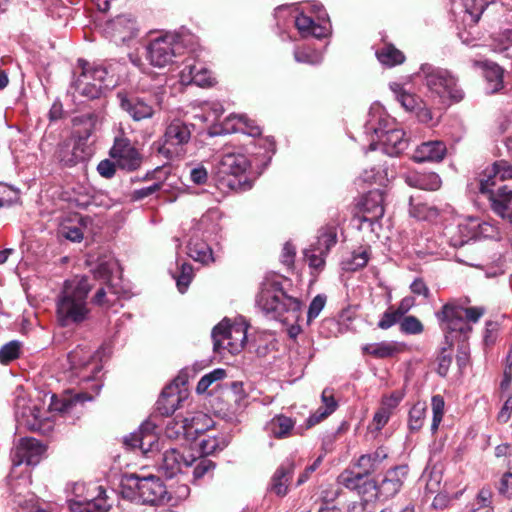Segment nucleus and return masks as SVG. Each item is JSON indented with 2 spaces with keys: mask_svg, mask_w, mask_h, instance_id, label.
Masks as SVG:
<instances>
[{
  "mask_svg": "<svg viewBox=\"0 0 512 512\" xmlns=\"http://www.w3.org/2000/svg\"><path fill=\"white\" fill-rule=\"evenodd\" d=\"M188 256L194 261L207 264L213 260L212 249L200 239H191L187 245Z\"/></svg>",
  "mask_w": 512,
  "mask_h": 512,
  "instance_id": "4c0bfd02",
  "label": "nucleus"
},
{
  "mask_svg": "<svg viewBox=\"0 0 512 512\" xmlns=\"http://www.w3.org/2000/svg\"><path fill=\"white\" fill-rule=\"evenodd\" d=\"M393 121L380 110L370 111L364 129L366 134H374L369 150L381 148L389 156H398L408 147V139L402 129L392 127Z\"/></svg>",
  "mask_w": 512,
  "mask_h": 512,
  "instance_id": "7ed1b4c3",
  "label": "nucleus"
},
{
  "mask_svg": "<svg viewBox=\"0 0 512 512\" xmlns=\"http://www.w3.org/2000/svg\"><path fill=\"white\" fill-rule=\"evenodd\" d=\"M195 457L192 454L184 455L177 449H169L163 453L160 470L166 478L171 479L182 471V467L193 466Z\"/></svg>",
  "mask_w": 512,
  "mask_h": 512,
  "instance_id": "aec40b11",
  "label": "nucleus"
},
{
  "mask_svg": "<svg viewBox=\"0 0 512 512\" xmlns=\"http://www.w3.org/2000/svg\"><path fill=\"white\" fill-rule=\"evenodd\" d=\"M446 146L442 141H428L420 144L413 155L415 162H440L446 155Z\"/></svg>",
  "mask_w": 512,
  "mask_h": 512,
  "instance_id": "bb28decb",
  "label": "nucleus"
},
{
  "mask_svg": "<svg viewBox=\"0 0 512 512\" xmlns=\"http://www.w3.org/2000/svg\"><path fill=\"white\" fill-rule=\"evenodd\" d=\"M99 495L97 499L86 501L87 512H106L108 507L105 505V501L102 499V495L105 494V490L102 486L98 487Z\"/></svg>",
  "mask_w": 512,
  "mask_h": 512,
  "instance_id": "0e129e2a",
  "label": "nucleus"
},
{
  "mask_svg": "<svg viewBox=\"0 0 512 512\" xmlns=\"http://www.w3.org/2000/svg\"><path fill=\"white\" fill-rule=\"evenodd\" d=\"M21 346V342L17 340H12L4 344L0 348V363L7 365L10 362L18 359L21 353Z\"/></svg>",
  "mask_w": 512,
  "mask_h": 512,
  "instance_id": "37998d69",
  "label": "nucleus"
},
{
  "mask_svg": "<svg viewBox=\"0 0 512 512\" xmlns=\"http://www.w3.org/2000/svg\"><path fill=\"white\" fill-rule=\"evenodd\" d=\"M117 270V263L109 259L100 261L92 272L94 279H101L107 283V288L111 294H115L118 298L129 299L131 297L130 290L122 284L121 277H114V272Z\"/></svg>",
  "mask_w": 512,
  "mask_h": 512,
  "instance_id": "a211bd4d",
  "label": "nucleus"
},
{
  "mask_svg": "<svg viewBox=\"0 0 512 512\" xmlns=\"http://www.w3.org/2000/svg\"><path fill=\"white\" fill-rule=\"evenodd\" d=\"M225 376H226V371L224 369H221V368L214 369L210 373L201 377V379L199 380V382L196 386V392L198 394L204 393L212 383L223 379Z\"/></svg>",
  "mask_w": 512,
  "mask_h": 512,
  "instance_id": "a18cd8bd",
  "label": "nucleus"
},
{
  "mask_svg": "<svg viewBox=\"0 0 512 512\" xmlns=\"http://www.w3.org/2000/svg\"><path fill=\"white\" fill-rule=\"evenodd\" d=\"M425 403H416L409 411L408 427L411 432H418L423 426L426 414Z\"/></svg>",
  "mask_w": 512,
  "mask_h": 512,
  "instance_id": "a19ab883",
  "label": "nucleus"
},
{
  "mask_svg": "<svg viewBox=\"0 0 512 512\" xmlns=\"http://www.w3.org/2000/svg\"><path fill=\"white\" fill-rule=\"evenodd\" d=\"M362 179L367 183H375L384 186L388 181V172L381 167H373L370 170H365L362 174Z\"/></svg>",
  "mask_w": 512,
  "mask_h": 512,
  "instance_id": "49530a36",
  "label": "nucleus"
},
{
  "mask_svg": "<svg viewBox=\"0 0 512 512\" xmlns=\"http://www.w3.org/2000/svg\"><path fill=\"white\" fill-rule=\"evenodd\" d=\"M250 166L245 155L239 153H224L219 160V173L223 175L222 184L233 191L250 190L253 182L245 174Z\"/></svg>",
  "mask_w": 512,
  "mask_h": 512,
  "instance_id": "6e6552de",
  "label": "nucleus"
},
{
  "mask_svg": "<svg viewBox=\"0 0 512 512\" xmlns=\"http://www.w3.org/2000/svg\"><path fill=\"white\" fill-rule=\"evenodd\" d=\"M456 341L458 342L456 362L458 367L462 369L467 365L469 359L470 350L468 339H463L461 335L454 334V343Z\"/></svg>",
  "mask_w": 512,
  "mask_h": 512,
  "instance_id": "8fccbe9b",
  "label": "nucleus"
},
{
  "mask_svg": "<svg viewBox=\"0 0 512 512\" xmlns=\"http://www.w3.org/2000/svg\"><path fill=\"white\" fill-rule=\"evenodd\" d=\"M117 299L119 298L115 294H111L109 292L107 283H105V286L97 289L96 293L91 299V303L97 306H112L115 304Z\"/></svg>",
  "mask_w": 512,
  "mask_h": 512,
  "instance_id": "de8ad7c7",
  "label": "nucleus"
},
{
  "mask_svg": "<svg viewBox=\"0 0 512 512\" xmlns=\"http://www.w3.org/2000/svg\"><path fill=\"white\" fill-rule=\"evenodd\" d=\"M117 167L115 160L104 159L98 164L97 171L102 177L111 179L115 175Z\"/></svg>",
  "mask_w": 512,
  "mask_h": 512,
  "instance_id": "e2e57ef3",
  "label": "nucleus"
},
{
  "mask_svg": "<svg viewBox=\"0 0 512 512\" xmlns=\"http://www.w3.org/2000/svg\"><path fill=\"white\" fill-rule=\"evenodd\" d=\"M258 304L267 315H271L274 319H281L285 313H297L301 307L300 300L288 295L279 282L271 283L261 292Z\"/></svg>",
  "mask_w": 512,
  "mask_h": 512,
  "instance_id": "1a4fd4ad",
  "label": "nucleus"
},
{
  "mask_svg": "<svg viewBox=\"0 0 512 512\" xmlns=\"http://www.w3.org/2000/svg\"><path fill=\"white\" fill-rule=\"evenodd\" d=\"M337 243V229L334 225H326L319 229L317 240L312 245L315 246L321 254H327L331 248Z\"/></svg>",
  "mask_w": 512,
  "mask_h": 512,
  "instance_id": "c9c22d12",
  "label": "nucleus"
},
{
  "mask_svg": "<svg viewBox=\"0 0 512 512\" xmlns=\"http://www.w3.org/2000/svg\"><path fill=\"white\" fill-rule=\"evenodd\" d=\"M339 323L334 318H325L321 322L320 333L325 337L336 336L339 331Z\"/></svg>",
  "mask_w": 512,
  "mask_h": 512,
  "instance_id": "774afa93",
  "label": "nucleus"
},
{
  "mask_svg": "<svg viewBox=\"0 0 512 512\" xmlns=\"http://www.w3.org/2000/svg\"><path fill=\"white\" fill-rule=\"evenodd\" d=\"M403 399V393L400 391H393L390 395L384 396L381 401V407L392 413V410L395 409L401 400Z\"/></svg>",
  "mask_w": 512,
  "mask_h": 512,
  "instance_id": "680f3d73",
  "label": "nucleus"
},
{
  "mask_svg": "<svg viewBox=\"0 0 512 512\" xmlns=\"http://www.w3.org/2000/svg\"><path fill=\"white\" fill-rule=\"evenodd\" d=\"M479 191L487 196L492 211L512 225V166L496 162L479 180Z\"/></svg>",
  "mask_w": 512,
  "mask_h": 512,
  "instance_id": "f03ea898",
  "label": "nucleus"
},
{
  "mask_svg": "<svg viewBox=\"0 0 512 512\" xmlns=\"http://www.w3.org/2000/svg\"><path fill=\"white\" fill-rule=\"evenodd\" d=\"M184 40L179 35H164L150 42L147 58L154 67H165L176 63L177 57L184 53Z\"/></svg>",
  "mask_w": 512,
  "mask_h": 512,
  "instance_id": "9b49d317",
  "label": "nucleus"
},
{
  "mask_svg": "<svg viewBox=\"0 0 512 512\" xmlns=\"http://www.w3.org/2000/svg\"><path fill=\"white\" fill-rule=\"evenodd\" d=\"M117 100L122 112L133 121L151 119L162 109L163 93H127L118 92Z\"/></svg>",
  "mask_w": 512,
  "mask_h": 512,
  "instance_id": "0eeeda50",
  "label": "nucleus"
},
{
  "mask_svg": "<svg viewBox=\"0 0 512 512\" xmlns=\"http://www.w3.org/2000/svg\"><path fill=\"white\" fill-rule=\"evenodd\" d=\"M181 401L182 396L176 392V386L166 385L156 402L157 411L162 416H170L177 410Z\"/></svg>",
  "mask_w": 512,
  "mask_h": 512,
  "instance_id": "c756f323",
  "label": "nucleus"
},
{
  "mask_svg": "<svg viewBox=\"0 0 512 512\" xmlns=\"http://www.w3.org/2000/svg\"><path fill=\"white\" fill-rule=\"evenodd\" d=\"M391 90L395 93L396 99L400 102L401 106L407 111H415L422 101L414 94L406 92L403 87L398 83L390 85Z\"/></svg>",
  "mask_w": 512,
  "mask_h": 512,
  "instance_id": "58836bf2",
  "label": "nucleus"
},
{
  "mask_svg": "<svg viewBox=\"0 0 512 512\" xmlns=\"http://www.w3.org/2000/svg\"><path fill=\"white\" fill-rule=\"evenodd\" d=\"M93 396L88 392H77V393H66L65 395L58 397L52 396L51 408L61 413L71 412L78 404L82 405L86 401H91Z\"/></svg>",
  "mask_w": 512,
  "mask_h": 512,
  "instance_id": "cd10ccee",
  "label": "nucleus"
},
{
  "mask_svg": "<svg viewBox=\"0 0 512 512\" xmlns=\"http://www.w3.org/2000/svg\"><path fill=\"white\" fill-rule=\"evenodd\" d=\"M295 422L287 416L277 415L266 425V430L275 438H284L290 434Z\"/></svg>",
  "mask_w": 512,
  "mask_h": 512,
  "instance_id": "e433bc0d",
  "label": "nucleus"
},
{
  "mask_svg": "<svg viewBox=\"0 0 512 512\" xmlns=\"http://www.w3.org/2000/svg\"><path fill=\"white\" fill-rule=\"evenodd\" d=\"M15 417L20 425H24L30 430L34 431L40 428V409L36 405L20 408L19 404H17Z\"/></svg>",
  "mask_w": 512,
  "mask_h": 512,
  "instance_id": "f704fd0d",
  "label": "nucleus"
},
{
  "mask_svg": "<svg viewBox=\"0 0 512 512\" xmlns=\"http://www.w3.org/2000/svg\"><path fill=\"white\" fill-rule=\"evenodd\" d=\"M295 26L303 35H309L315 26V22L312 18L304 14H300L295 19Z\"/></svg>",
  "mask_w": 512,
  "mask_h": 512,
  "instance_id": "69168bd1",
  "label": "nucleus"
},
{
  "mask_svg": "<svg viewBox=\"0 0 512 512\" xmlns=\"http://www.w3.org/2000/svg\"><path fill=\"white\" fill-rule=\"evenodd\" d=\"M304 256L308 261L311 268L321 271L325 266V257L327 254H321L316 250L315 246L311 244L309 249L304 250Z\"/></svg>",
  "mask_w": 512,
  "mask_h": 512,
  "instance_id": "3c124183",
  "label": "nucleus"
},
{
  "mask_svg": "<svg viewBox=\"0 0 512 512\" xmlns=\"http://www.w3.org/2000/svg\"><path fill=\"white\" fill-rule=\"evenodd\" d=\"M106 31L118 36L122 41L136 35V21L130 14H121L106 22Z\"/></svg>",
  "mask_w": 512,
  "mask_h": 512,
  "instance_id": "393cba45",
  "label": "nucleus"
},
{
  "mask_svg": "<svg viewBox=\"0 0 512 512\" xmlns=\"http://www.w3.org/2000/svg\"><path fill=\"white\" fill-rule=\"evenodd\" d=\"M327 297L324 294L316 295L309 304L307 321L310 323L317 318L326 304Z\"/></svg>",
  "mask_w": 512,
  "mask_h": 512,
  "instance_id": "6e6d98bb",
  "label": "nucleus"
},
{
  "mask_svg": "<svg viewBox=\"0 0 512 512\" xmlns=\"http://www.w3.org/2000/svg\"><path fill=\"white\" fill-rule=\"evenodd\" d=\"M193 267L191 264L183 262L178 266L177 274L174 275L176 285L180 293H185L193 279Z\"/></svg>",
  "mask_w": 512,
  "mask_h": 512,
  "instance_id": "79ce46f5",
  "label": "nucleus"
},
{
  "mask_svg": "<svg viewBox=\"0 0 512 512\" xmlns=\"http://www.w3.org/2000/svg\"><path fill=\"white\" fill-rule=\"evenodd\" d=\"M396 352V348L391 343L381 342L374 344L372 356L376 358H389L392 357Z\"/></svg>",
  "mask_w": 512,
  "mask_h": 512,
  "instance_id": "052dcab7",
  "label": "nucleus"
},
{
  "mask_svg": "<svg viewBox=\"0 0 512 512\" xmlns=\"http://www.w3.org/2000/svg\"><path fill=\"white\" fill-rule=\"evenodd\" d=\"M442 332L444 333V341L436 357V373L441 377H446L453 360L454 333Z\"/></svg>",
  "mask_w": 512,
  "mask_h": 512,
  "instance_id": "c85d7f7f",
  "label": "nucleus"
},
{
  "mask_svg": "<svg viewBox=\"0 0 512 512\" xmlns=\"http://www.w3.org/2000/svg\"><path fill=\"white\" fill-rule=\"evenodd\" d=\"M484 76L487 81V93L495 94L504 88V69L495 62H482Z\"/></svg>",
  "mask_w": 512,
  "mask_h": 512,
  "instance_id": "7c9ffc66",
  "label": "nucleus"
},
{
  "mask_svg": "<svg viewBox=\"0 0 512 512\" xmlns=\"http://www.w3.org/2000/svg\"><path fill=\"white\" fill-rule=\"evenodd\" d=\"M163 184L161 182L153 183L150 186L143 187L140 189H136L131 193L132 201H141L154 193L158 192L162 188Z\"/></svg>",
  "mask_w": 512,
  "mask_h": 512,
  "instance_id": "13d9d810",
  "label": "nucleus"
},
{
  "mask_svg": "<svg viewBox=\"0 0 512 512\" xmlns=\"http://www.w3.org/2000/svg\"><path fill=\"white\" fill-rule=\"evenodd\" d=\"M94 287L89 276L66 280L56 300V317L61 327L79 326L89 319L91 309L88 295Z\"/></svg>",
  "mask_w": 512,
  "mask_h": 512,
  "instance_id": "f257e3e1",
  "label": "nucleus"
},
{
  "mask_svg": "<svg viewBox=\"0 0 512 512\" xmlns=\"http://www.w3.org/2000/svg\"><path fill=\"white\" fill-rule=\"evenodd\" d=\"M294 470L295 464L292 460L287 459L284 461L272 475L267 490L278 497L286 496Z\"/></svg>",
  "mask_w": 512,
  "mask_h": 512,
  "instance_id": "4be33fe9",
  "label": "nucleus"
},
{
  "mask_svg": "<svg viewBox=\"0 0 512 512\" xmlns=\"http://www.w3.org/2000/svg\"><path fill=\"white\" fill-rule=\"evenodd\" d=\"M416 76L442 104L460 102L464 98L465 93L458 85V79L446 69L423 64Z\"/></svg>",
  "mask_w": 512,
  "mask_h": 512,
  "instance_id": "39448f33",
  "label": "nucleus"
},
{
  "mask_svg": "<svg viewBox=\"0 0 512 512\" xmlns=\"http://www.w3.org/2000/svg\"><path fill=\"white\" fill-rule=\"evenodd\" d=\"M407 465H397L386 471L381 482L375 481V496L379 499L388 500L397 495L408 475Z\"/></svg>",
  "mask_w": 512,
  "mask_h": 512,
  "instance_id": "dca6fc26",
  "label": "nucleus"
},
{
  "mask_svg": "<svg viewBox=\"0 0 512 512\" xmlns=\"http://www.w3.org/2000/svg\"><path fill=\"white\" fill-rule=\"evenodd\" d=\"M338 404L337 402H333L330 400V404L328 405V408L319 407L315 413H313L306 421L307 427L310 428L322 420H324L326 417L331 415L337 408Z\"/></svg>",
  "mask_w": 512,
  "mask_h": 512,
  "instance_id": "864d4df0",
  "label": "nucleus"
},
{
  "mask_svg": "<svg viewBox=\"0 0 512 512\" xmlns=\"http://www.w3.org/2000/svg\"><path fill=\"white\" fill-rule=\"evenodd\" d=\"M77 64L81 73L71 84L73 94H78L86 100L104 101V95L109 88V84L106 83L107 67L102 64H91L82 58L78 59Z\"/></svg>",
  "mask_w": 512,
  "mask_h": 512,
  "instance_id": "423d86ee",
  "label": "nucleus"
},
{
  "mask_svg": "<svg viewBox=\"0 0 512 512\" xmlns=\"http://www.w3.org/2000/svg\"><path fill=\"white\" fill-rule=\"evenodd\" d=\"M193 129L194 124L186 123L180 119L171 121L165 129L163 144L159 152L168 158L183 153V146L190 141Z\"/></svg>",
  "mask_w": 512,
  "mask_h": 512,
  "instance_id": "ddd939ff",
  "label": "nucleus"
},
{
  "mask_svg": "<svg viewBox=\"0 0 512 512\" xmlns=\"http://www.w3.org/2000/svg\"><path fill=\"white\" fill-rule=\"evenodd\" d=\"M73 126L78 127L70 138L78 143L83 148H92L88 144L89 138L95 131L97 123V115L94 113H87L79 116H75L72 120Z\"/></svg>",
  "mask_w": 512,
  "mask_h": 512,
  "instance_id": "b1692460",
  "label": "nucleus"
},
{
  "mask_svg": "<svg viewBox=\"0 0 512 512\" xmlns=\"http://www.w3.org/2000/svg\"><path fill=\"white\" fill-rule=\"evenodd\" d=\"M109 155L116 161L118 168L128 172L139 169L143 160L138 149L131 143L130 139L124 136L114 139Z\"/></svg>",
  "mask_w": 512,
  "mask_h": 512,
  "instance_id": "4468645a",
  "label": "nucleus"
},
{
  "mask_svg": "<svg viewBox=\"0 0 512 512\" xmlns=\"http://www.w3.org/2000/svg\"><path fill=\"white\" fill-rule=\"evenodd\" d=\"M401 316L392 308L389 307L380 318L377 326L380 329L387 330L396 323L400 324Z\"/></svg>",
  "mask_w": 512,
  "mask_h": 512,
  "instance_id": "4d7b16f0",
  "label": "nucleus"
},
{
  "mask_svg": "<svg viewBox=\"0 0 512 512\" xmlns=\"http://www.w3.org/2000/svg\"><path fill=\"white\" fill-rule=\"evenodd\" d=\"M482 307H464L457 300H450L435 313L440 329L463 339H469L472 331L471 323H476L484 314Z\"/></svg>",
  "mask_w": 512,
  "mask_h": 512,
  "instance_id": "20e7f679",
  "label": "nucleus"
},
{
  "mask_svg": "<svg viewBox=\"0 0 512 512\" xmlns=\"http://www.w3.org/2000/svg\"><path fill=\"white\" fill-rule=\"evenodd\" d=\"M91 223L90 216L75 213L63 219L59 227V234L71 242H81L84 238V229Z\"/></svg>",
  "mask_w": 512,
  "mask_h": 512,
  "instance_id": "412c9836",
  "label": "nucleus"
},
{
  "mask_svg": "<svg viewBox=\"0 0 512 512\" xmlns=\"http://www.w3.org/2000/svg\"><path fill=\"white\" fill-rule=\"evenodd\" d=\"M368 260L369 256L366 250H362L360 252L354 251L351 258L343 263L344 269L347 271H356L364 268L367 265Z\"/></svg>",
  "mask_w": 512,
  "mask_h": 512,
  "instance_id": "09e8293b",
  "label": "nucleus"
},
{
  "mask_svg": "<svg viewBox=\"0 0 512 512\" xmlns=\"http://www.w3.org/2000/svg\"><path fill=\"white\" fill-rule=\"evenodd\" d=\"M122 483L129 490H136L143 504L156 505L170 499L166 498V486L157 476L140 477L135 473H127L123 475Z\"/></svg>",
  "mask_w": 512,
  "mask_h": 512,
  "instance_id": "9d476101",
  "label": "nucleus"
},
{
  "mask_svg": "<svg viewBox=\"0 0 512 512\" xmlns=\"http://www.w3.org/2000/svg\"><path fill=\"white\" fill-rule=\"evenodd\" d=\"M384 191L380 189H374L368 191L360 202V207L363 212L362 221L373 224L374 221H378L384 215Z\"/></svg>",
  "mask_w": 512,
  "mask_h": 512,
  "instance_id": "6ab92c4d",
  "label": "nucleus"
},
{
  "mask_svg": "<svg viewBox=\"0 0 512 512\" xmlns=\"http://www.w3.org/2000/svg\"><path fill=\"white\" fill-rule=\"evenodd\" d=\"M400 331L406 335L421 334L424 330L422 322L413 315L404 316L400 320Z\"/></svg>",
  "mask_w": 512,
  "mask_h": 512,
  "instance_id": "c03bdc74",
  "label": "nucleus"
},
{
  "mask_svg": "<svg viewBox=\"0 0 512 512\" xmlns=\"http://www.w3.org/2000/svg\"><path fill=\"white\" fill-rule=\"evenodd\" d=\"M337 483L359 495H365L375 487V480L366 478L362 472H354L346 469L337 477Z\"/></svg>",
  "mask_w": 512,
  "mask_h": 512,
  "instance_id": "5701e85b",
  "label": "nucleus"
},
{
  "mask_svg": "<svg viewBox=\"0 0 512 512\" xmlns=\"http://www.w3.org/2000/svg\"><path fill=\"white\" fill-rule=\"evenodd\" d=\"M156 425L150 421L143 422L137 431L123 437V445L129 451L140 450L146 455L158 450V437L154 433Z\"/></svg>",
  "mask_w": 512,
  "mask_h": 512,
  "instance_id": "2eb2a0df",
  "label": "nucleus"
},
{
  "mask_svg": "<svg viewBox=\"0 0 512 512\" xmlns=\"http://www.w3.org/2000/svg\"><path fill=\"white\" fill-rule=\"evenodd\" d=\"M19 450L23 452L27 464H37L39 457L45 453L46 446L35 438L25 437L20 439Z\"/></svg>",
  "mask_w": 512,
  "mask_h": 512,
  "instance_id": "72a5a7b5",
  "label": "nucleus"
},
{
  "mask_svg": "<svg viewBox=\"0 0 512 512\" xmlns=\"http://www.w3.org/2000/svg\"><path fill=\"white\" fill-rule=\"evenodd\" d=\"M92 155L93 148H83L70 138L60 142L55 151V158L63 167H74L79 163H85Z\"/></svg>",
  "mask_w": 512,
  "mask_h": 512,
  "instance_id": "f3484780",
  "label": "nucleus"
},
{
  "mask_svg": "<svg viewBox=\"0 0 512 512\" xmlns=\"http://www.w3.org/2000/svg\"><path fill=\"white\" fill-rule=\"evenodd\" d=\"M376 56L382 64L389 67L402 64L405 60L404 54L391 44L378 50Z\"/></svg>",
  "mask_w": 512,
  "mask_h": 512,
  "instance_id": "ea45409f",
  "label": "nucleus"
},
{
  "mask_svg": "<svg viewBox=\"0 0 512 512\" xmlns=\"http://www.w3.org/2000/svg\"><path fill=\"white\" fill-rule=\"evenodd\" d=\"M388 451L385 447H378L373 452L361 455L355 466L362 472L366 478L379 470L382 463L387 459Z\"/></svg>",
  "mask_w": 512,
  "mask_h": 512,
  "instance_id": "a878e982",
  "label": "nucleus"
},
{
  "mask_svg": "<svg viewBox=\"0 0 512 512\" xmlns=\"http://www.w3.org/2000/svg\"><path fill=\"white\" fill-rule=\"evenodd\" d=\"M512 383V355L509 353L506 357L505 368L503 372V378L500 382V389L507 391Z\"/></svg>",
  "mask_w": 512,
  "mask_h": 512,
  "instance_id": "338daca9",
  "label": "nucleus"
},
{
  "mask_svg": "<svg viewBox=\"0 0 512 512\" xmlns=\"http://www.w3.org/2000/svg\"><path fill=\"white\" fill-rule=\"evenodd\" d=\"M213 349L217 353L227 350L231 354H237L243 349L247 340L246 330L234 327L228 321H221L211 332Z\"/></svg>",
  "mask_w": 512,
  "mask_h": 512,
  "instance_id": "f8f14e48",
  "label": "nucleus"
},
{
  "mask_svg": "<svg viewBox=\"0 0 512 512\" xmlns=\"http://www.w3.org/2000/svg\"><path fill=\"white\" fill-rule=\"evenodd\" d=\"M193 478L197 481L204 477L209 471L215 468V463L206 457H195L194 461Z\"/></svg>",
  "mask_w": 512,
  "mask_h": 512,
  "instance_id": "603ef678",
  "label": "nucleus"
},
{
  "mask_svg": "<svg viewBox=\"0 0 512 512\" xmlns=\"http://www.w3.org/2000/svg\"><path fill=\"white\" fill-rule=\"evenodd\" d=\"M406 183L422 190L435 191L441 186V178L434 172L418 173L413 172L406 176Z\"/></svg>",
  "mask_w": 512,
  "mask_h": 512,
  "instance_id": "2f4dec72",
  "label": "nucleus"
},
{
  "mask_svg": "<svg viewBox=\"0 0 512 512\" xmlns=\"http://www.w3.org/2000/svg\"><path fill=\"white\" fill-rule=\"evenodd\" d=\"M19 199L18 191L12 187L0 184V208L9 207Z\"/></svg>",
  "mask_w": 512,
  "mask_h": 512,
  "instance_id": "5fc2aeb1",
  "label": "nucleus"
},
{
  "mask_svg": "<svg viewBox=\"0 0 512 512\" xmlns=\"http://www.w3.org/2000/svg\"><path fill=\"white\" fill-rule=\"evenodd\" d=\"M183 80L188 79L197 86L204 87L212 84V77L209 70L201 64H186L181 71Z\"/></svg>",
  "mask_w": 512,
  "mask_h": 512,
  "instance_id": "473e14b6",
  "label": "nucleus"
},
{
  "mask_svg": "<svg viewBox=\"0 0 512 512\" xmlns=\"http://www.w3.org/2000/svg\"><path fill=\"white\" fill-rule=\"evenodd\" d=\"M67 358L72 369H81L87 368L89 366L90 359H92L93 356L89 354L87 356L81 357L79 351L73 350L68 353Z\"/></svg>",
  "mask_w": 512,
  "mask_h": 512,
  "instance_id": "bf43d9fd",
  "label": "nucleus"
}]
</instances>
